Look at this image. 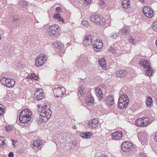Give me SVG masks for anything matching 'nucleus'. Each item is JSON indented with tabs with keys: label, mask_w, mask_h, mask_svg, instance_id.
Returning <instances> with one entry per match:
<instances>
[{
	"label": "nucleus",
	"mask_w": 157,
	"mask_h": 157,
	"mask_svg": "<svg viewBox=\"0 0 157 157\" xmlns=\"http://www.w3.org/2000/svg\"><path fill=\"white\" fill-rule=\"evenodd\" d=\"M73 144H74V143H73ZM74 144V145H75L76 144H75H75Z\"/></svg>",
	"instance_id": "57"
},
{
	"label": "nucleus",
	"mask_w": 157,
	"mask_h": 157,
	"mask_svg": "<svg viewBox=\"0 0 157 157\" xmlns=\"http://www.w3.org/2000/svg\"><path fill=\"white\" fill-rule=\"evenodd\" d=\"M60 30L58 25L54 24L49 26L48 28V33L50 36H56L57 35Z\"/></svg>",
	"instance_id": "4"
},
{
	"label": "nucleus",
	"mask_w": 157,
	"mask_h": 157,
	"mask_svg": "<svg viewBox=\"0 0 157 157\" xmlns=\"http://www.w3.org/2000/svg\"><path fill=\"white\" fill-rule=\"evenodd\" d=\"M123 35H128L129 34L130 32V29L129 27L127 25H124V27L121 30Z\"/></svg>",
	"instance_id": "24"
},
{
	"label": "nucleus",
	"mask_w": 157,
	"mask_h": 157,
	"mask_svg": "<svg viewBox=\"0 0 157 157\" xmlns=\"http://www.w3.org/2000/svg\"><path fill=\"white\" fill-rule=\"evenodd\" d=\"M47 59V57L46 56L43 55L38 56L36 59L35 66L37 67L42 66L46 63Z\"/></svg>",
	"instance_id": "6"
},
{
	"label": "nucleus",
	"mask_w": 157,
	"mask_h": 157,
	"mask_svg": "<svg viewBox=\"0 0 157 157\" xmlns=\"http://www.w3.org/2000/svg\"><path fill=\"white\" fill-rule=\"evenodd\" d=\"M9 81H7L8 83L6 85L7 86V87L9 88H12L14 86L15 83V82L14 79H9Z\"/></svg>",
	"instance_id": "27"
},
{
	"label": "nucleus",
	"mask_w": 157,
	"mask_h": 157,
	"mask_svg": "<svg viewBox=\"0 0 157 157\" xmlns=\"http://www.w3.org/2000/svg\"><path fill=\"white\" fill-rule=\"evenodd\" d=\"M151 123L149 118H138L136 120L135 123L137 126L144 127Z\"/></svg>",
	"instance_id": "7"
},
{
	"label": "nucleus",
	"mask_w": 157,
	"mask_h": 157,
	"mask_svg": "<svg viewBox=\"0 0 157 157\" xmlns=\"http://www.w3.org/2000/svg\"><path fill=\"white\" fill-rule=\"evenodd\" d=\"M27 78H29L31 79H33L35 80H37V76L34 73L31 74L30 75H29L28 76H27Z\"/></svg>",
	"instance_id": "33"
},
{
	"label": "nucleus",
	"mask_w": 157,
	"mask_h": 157,
	"mask_svg": "<svg viewBox=\"0 0 157 157\" xmlns=\"http://www.w3.org/2000/svg\"><path fill=\"white\" fill-rule=\"evenodd\" d=\"M144 15L147 17L151 18L154 15V13L151 8L149 6L144 7L142 10Z\"/></svg>",
	"instance_id": "8"
},
{
	"label": "nucleus",
	"mask_w": 157,
	"mask_h": 157,
	"mask_svg": "<svg viewBox=\"0 0 157 157\" xmlns=\"http://www.w3.org/2000/svg\"><path fill=\"white\" fill-rule=\"evenodd\" d=\"M152 27L153 30L157 31V21L153 23Z\"/></svg>",
	"instance_id": "36"
},
{
	"label": "nucleus",
	"mask_w": 157,
	"mask_h": 157,
	"mask_svg": "<svg viewBox=\"0 0 157 157\" xmlns=\"http://www.w3.org/2000/svg\"><path fill=\"white\" fill-rule=\"evenodd\" d=\"M14 140H13V139H11V141L13 142V145H14Z\"/></svg>",
	"instance_id": "55"
},
{
	"label": "nucleus",
	"mask_w": 157,
	"mask_h": 157,
	"mask_svg": "<svg viewBox=\"0 0 157 157\" xmlns=\"http://www.w3.org/2000/svg\"><path fill=\"white\" fill-rule=\"evenodd\" d=\"M2 105H0V116L2 115L4 113V107L3 108L1 107Z\"/></svg>",
	"instance_id": "42"
},
{
	"label": "nucleus",
	"mask_w": 157,
	"mask_h": 157,
	"mask_svg": "<svg viewBox=\"0 0 157 157\" xmlns=\"http://www.w3.org/2000/svg\"><path fill=\"white\" fill-rule=\"evenodd\" d=\"M54 18L56 20H57L58 21L64 23V20L63 18L61 17V15L59 14H55L53 16Z\"/></svg>",
	"instance_id": "28"
},
{
	"label": "nucleus",
	"mask_w": 157,
	"mask_h": 157,
	"mask_svg": "<svg viewBox=\"0 0 157 157\" xmlns=\"http://www.w3.org/2000/svg\"><path fill=\"white\" fill-rule=\"evenodd\" d=\"M105 102L108 106H109L113 105L114 103V97L112 95H109L105 99Z\"/></svg>",
	"instance_id": "16"
},
{
	"label": "nucleus",
	"mask_w": 157,
	"mask_h": 157,
	"mask_svg": "<svg viewBox=\"0 0 157 157\" xmlns=\"http://www.w3.org/2000/svg\"><path fill=\"white\" fill-rule=\"evenodd\" d=\"M109 51L113 54L117 53V50L114 48L112 47L109 49Z\"/></svg>",
	"instance_id": "39"
},
{
	"label": "nucleus",
	"mask_w": 157,
	"mask_h": 157,
	"mask_svg": "<svg viewBox=\"0 0 157 157\" xmlns=\"http://www.w3.org/2000/svg\"><path fill=\"white\" fill-rule=\"evenodd\" d=\"M42 115L40 116L44 118H50L52 114V112L49 109H47L42 111L41 113Z\"/></svg>",
	"instance_id": "18"
},
{
	"label": "nucleus",
	"mask_w": 157,
	"mask_h": 157,
	"mask_svg": "<svg viewBox=\"0 0 157 157\" xmlns=\"http://www.w3.org/2000/svg\"><path fill=\"white\" fill-rule=\"evenodd\" d=\"M155 141L157 142V133L155 135V138L154 139Z\"/></svg>",
	"instance_id": "48"
},
{
	"label": "nucleus",
	"mask_w": 157,
	"mask_h": 157,
	"mask_svg": "<svg viewBox=\"0 0 157 157\" xmlns=\"http://www.w3.org/2000/svg\"><path fill=\"white\" fill-rule=\"evenodd\" d=\"M103 46V42L100 40H97L94 43L93 48L95 51H100L102 48Z\"/></svg>",
	"instance_id": "12"
},
{
	"label": "nucleus",
	"mask_w": 157,
	"mask_h": 157,
	"mask_svg": "<svg viewBox=\"0 0 157 157\" xmlns=\"http://www.w3.org/2000/svg\"><path fill=\"white\" fill-rule=\"evenodd\" d=\"M132 144L130 142H124L121 145L122 150L125 152H129L132 147Z\"/></svg>",
	"instance_id": "13"
},
{
	"label": "nucleus",
	"mask_w": 157,
	"mask_h": 157,
	"mask_svg": "<svg viewBox=\"0 0 157 157\" xmlns=\"http://www.w3.org/2000/svg\"><path fill=\"white\" fill-rule=\"evenodd\" d=\"M139 0L142 3H144V0Z\"/></svg>",
	"instance_id": "53"
},
{
	"label": "nucleus",
	"mask_w": 157,
	"mask_h": 157,
	"mask_svg": "<svg viewBox=\"0 0 157 157\" xmlns=\"http://www.w3.org/2000/svg\"><path fill=\"white\" fill-rule=\"evenodd\" d=\"M72 128L73 129L75 130H76L77 129L76 126L75 125H74V126H72Z\"/></svg>",
	"instance_id": "50"
},
{
	"label": "nucleus",
	"mask_w": 157,
	"mask_h": 157,
	"mask_svg": "<svg viewBox=\"0 0 157 157\" xmlns=\"http://www.w3.org/2000/svg\"><path fill=\"white\" fill-rule=\"evenodd\" d=\"M32 113L29 109H23L20 113L19 118H31Z\"/></svg>",
	"instance_id": "10"
},
{
	"label": "nucleus",
	"mask_w": 157,
	"mask_h": 157,
	"mask_svg": "<svg viewBox=\"0 0 157 157\" xmlns=\"http://www.w3.org/2000/svg\"><path fill=\"white\" fill-rule=\"evenodd\" d=\"M135 40L133 38H132V37H131L129 38V42H130L131 43L134 44L135 43Z\"/></svg>",
	"instance_id": "43"
},
{
	"label": "nucleus",
	"mask_w": 157,
	"mask_h": 157,
	"mask_svg": "<svg viewBox=\"0 0 157 157\" xmlns=\"http://www.w3.org/2000/svg\"><path fill=\"white\" fill-rule=\"evenodd\" d=\"M153 100L151 97H148L147 98L146 103L147 106L149 108H150L152 106Z\"/></svg>",
	"instance_id": "26"
},
{
	"label": "nucleus",
	"mask_w": 157,
	"mask_h": 157,
	"mask_svg": "<svg viewBox=\"0 0 157 157\" xmlns=\"http://www.w3.org/2000/svg\"><path fill=\"white\" fill-rule=\"evenodd\" d=\"M98 62L103 69L105 70L107 69L106 62L104 58L99 59Z\"/></svg>",
	"instance_id": "21"
},
{
	"label": "nucleus",
	"mask_w": 157,
	"mask_h": 157,
	"mask_svg": "<svg viewBox=\"0 0 157 157\" xmlns=\"http://www.w3.org/2000/svg\"><path fill=\"white\" fill-rule=\"evenodd\" d=\"M78 92L81 95H82L85 93V89L82 87H80L78 90Z\"/></svg>",
	"instance_id": "34"
},
{
	"label": "nucleus",
	"mask_w": 157,
	"mask_h": 157,
	"mask_svg": "<svg viewBox=\"0 0 157 157\" xmlns=\"http://www.w3.org/2000/svg\"><path fill=\"white\" fill-rule=\"evenodd\" d=\"M98 118H93L91 121H89L90 125L93 128H95L97 126V124L98 123Z\"/></svg>",
	"instance_id": "23"
},
{
	"label": "nucleus",
	"mask_w": 157,
	"mask_h": 157,
	"mask_svg": "<svg viewBox=\"0 0 157 157\" xmlns=\"http://www.w3.org/2000/svg\"><path fill=\"white\" fill-rule=\"evenodd\" d=\"M61 10V8L59 7H56V10L58 12L60 11Z\"/></svg>",
	"instance_id": "49"
},
{
	"label": "nucleus",
	"mask_w": 157,
	"mask_h": 157,
	"mask_svg": "<svg viewBox=\"0 0 157 157\" xmlns=\"http://www.w3.org/2000/svg\"><path fill=\"white\" fill-rule=\"evenodd\" d=\"M82 24L86 27H88L89 26L88 22L86 21H82Z\"/></svg>",
	"instance_id": "38"
},
{
	"label": "nucleus",
	"mask_w": 157,
	"mask_h": 157,
	"mask_svg": "<svg viewBox=\"0 0 157 157\" xmlns=\"http://www.w3.org/2000/svg\"><path fill=\"white\" fill-rule=\"evenodd\" d=\"M118 36V34L116 33H113L110 37L113 39H116Z\"/></svg>",
	"instance_id": "41"
},
{
	"label": "nucleus",
	"mask_w": 157,
	"mask_h": 157,
	"mask_svg": "<svg viewBox=\"0 0 157 157\" xmlns=\"http://www.w3.org/2000/svg\"><path fill=\"white\" fill-rule=\"evenodd\" d=\"M86 59V58L84 55H82L79 56L75 62L76 66L78 67H81L84 63Z\"/></svg>",
	"instance_id": "11"
},
{
	"label": "nucleus",
	"mask_w": 157,
	"mask_h": 157,
	"mask_svg": "<svg viewBox=\"0 0 157 157\" xmlns=\"http://www.w3.org/2000/svg\"><path fill=\"white\" fill-rule=\"evenodd\" d=\"M139 64L141 66L144 67L145 74L148 76L152 75L153 70L150 66L149 62L146 59H142L139 61Z\"/></svg>",
	"instance_id": "1"
},
{
	"label": "nucleus",
	"mask_w": 157,
	"mask_h": 157,
	"mask_svg": "<svg viewBox=\"0 0 157 157\" xmlns=\"http://www.w3.org/2000/svg\"><path fill=\"white\" fill-rule=\"evenodd\" d=\"M13 154L12 152H10L8 155V156L9 157H13Z\"/></svg>",
	"instance_id": "47"
},
{
	"label": "nucleus",
	"mask_w": 157,
	"mask_h": 157,
	"mask_svg": "<svg viewBox=\"0 0 157 157\" xmlns=\"http://www.w3.org/2000/svg\"><path fill=\"white\" fill-rule=\"evenodd\" d=\"M129 102V100L127 95L125 94H122L118 100L117 104L118 108L124 109L126 108Z\"/></svg>",
	"instance_id": "2"
},
{
	"label": "nucleus",
	"mask_w": 157,
	"mask_h": 157,
	"mask_svg": "<svg viewBox=\"0 0 157 157\" xmlns=\"http://www.w3.org/2000/svg\"><path fill=\"white\" fill-rule=\"evenodd\" d=\"M127 74L126 71L124 70H120L118 72L117 75L119 77H123L125 76Z\"/></svg>",
	"instance_id": "32"
},
{
	"label": "nucleus",
	"mask_w": 157,
	"mask_h": 157,
	"mask_svg": "<svg viewBox=\"0 0 157 157\" xmlns=\"http://www.w3.org/2000/svg\"><path fill=\"white\" fill-rule=\"evenodd\" d=\"M92 1V0H83V2L85 4H90Z\"/></svg>",
	"instance_id": "44"
},
{
	"label": "nucleus",
	"mask_w": 157,
	"mask_h": 157,
	"mask_svg": "<svg viewBox=\"0 0 157 157\" xmlns=\"http://www.w3.org/2000/svg\"><path fill=\"white\" fill-rule=\"evenodd\" d=\"M14 22H17V21H19V19L18 18H16V19H14Z\"/></svg>",
	"instance_id": "51"
},
{
	"label": "nucleus",
	"mask_w": 157,
	"mask_h": 157,
	"mask_svg": "<svg viewBox=\"0 0 157 157\" xmlns=\"http://www.w3.org/2000/svg\"><path fill=\"white\" fill-rule=\"evenodd\" d=\"M26 5H27L26 3L25 2L24 3H23V5L24 6H26Z\"/></svg>",
	"instance_id": "52"
},
{
	"label": "nucleus",
	"mask_w": 157,
	"mask_h": 157,
	"mask_svg": "<svg viewBox=\"0 0 157 157\" xmlns=\"http://www.w3.org/2000/svg\"><path fill=\"white\" fill-rule=\"evenodd\" d=\"M5 138L3 137L0 136V145H4L6 144L5 143Z\"/></svg>",
	"instance_id": "37"
},
{
	"label": "nucleus",
	"mask_w": 157,
	"mask_h": 157,
	"mask_svg": "<svg viewBox=\"0 0 157 157\" xmlns=\"http://www.w3.org/2000/svg\"><path fill=\"white\" fill-rule=\"evenodd\" d=\"M85 102L88 105H93L94 104V99L91 95H89L86 97Z\"/></svg>",
	"instance_id": "19"
},
{
	"label": "nucleus",
	"mask_w": 157,
	"mask_h": 157,
	"mask_svg": "<svg viewBox=\"0 0 157 157\" xmlns=\"http://www.w3.org/2000/svg\"><path fill=\"white\" fill-rule=\"evenodd\" d=\"M80 0H72L71 3L75 7H78L81 6L82 4L80 2Z\"/></svg>",
	"instance_id": "29"
},
{
	"label": "nucleus",
	"mask_w": 157,
	"mask_h": 157,
	"mask_svg": "<svg viewBox=\"0 0 157 157\" xmlns=\"http://www.w3.org/2000/svg\"><path fill=\"white\" fill-rule=\"evenodd\" d=\"M121 4L123 8L127 9L130 6V2L129 0H124L122 2Z\"/></svg>",
	"instance_id": "25"
},
{
	"label": "nucleus",
	"mask_w": 157,
	"mask_h": 157,
	"mask_svg": "<svg viewBox=\"0 0 157 157\" xmlns=\"http://www.w3.org/2000/svg\"><path fill=\"white\" fill-rule=\"evenodd\" d=\"M156 100H157V98H156Z\"/></svg>",
	"instance_id": "58"
},
{
	"label": "nucleus",
	"mask_w": 157,
	"mask_h": 157,
	"mask_svg": "<svg viewBox=\"0 0 157 157\" xmlns=\"http://www.w3.org/2000/svg\"><path fill=\"white\" fill-rule=\"evenodd\" d=\"M90 20L97 25H103L105 24V19L101 16L96 14L92 15Z\"/></svg>",
	"instance_id": "3"
},
{
	"label": "nucleus",
	"mask_w": 157,
	"mask_h": 157,
	"mask_svg": "<svg viewBox=\"0 0 157 157\" xmlns=\"http://www.w3.org/2000/svg\"><path fill=\"white\" fill-rule=\"evenodd\" d=\"M54 45L57 48H62L63 45L61 43L58 41H55L54 42Z\"/></svg>",
	"instance_id": "31"
},
{
	"label": "nucleus",
	"mask_w": 157,
	"mask_h": 157,
	"mask_svg": "<svg viewBox=\"0 0 157 157\" xmlns=\"http://www.w3.org/2000/svg\"><path fill=\"white\" fill-rule=\"evenodd\" d=\"M44 93L42 89H36L34 94V99L38 101L42 100L44 98Z\"/></svg>",
	"instance_id": "9"
},
{
	"label": "nucleus",
	"mask_w": 157,
	"mask_h": 157,
	"mask_svg": "<svg viewBox=\"0 0 157 157\" xmlns=\"http://www.w3.org/2000/svg\"><path fill=\"white\" fill-rule=\"evenodd\" d=\"M6 131L9 132H10L11 130V128L9 126H6Z\"/></svg>",
	"instance_id": "46"
},
{
	"label": "nucleus",
	"mask_w": 157,
	"mask_h": 157,
	"mask_svg": "<svg viewBox=\"0 0 157 157\" xmlns=\"http://www.w3.org/2000/svg\"><path fill=\"white\" fill-rule=\"evenodd\" d=\"M123 133L121 131L115 132L112 135V138L113 140H119L122 137Z\"/></svg>",
	"instance_id": "17"
},
{
	"label": "nucleus",
	"mask_w": 157,
	"mask_h": 157,
	"mask_svg": "<svg viewBox=\"0 0 157 157\" xmlns=\"http://www.w3.org/2000/svg\"><path fill=\"white\" fill-rule=\"evenodd\" d=\"M48 119L49 118H39L40 119L38 120L39 121L38 123H39V121H40L41 122H46L48 120Z\"/></svg>",
	"instance_id": "40"
},
{
	"label": "nucleus",
	"mask_w": 157,
	"mask_h": 157,
	"mask_svg": "<svg viewBox=\"0 0 157 157\" xmlns=\"http://www.w3.org/2000/svg\"><path fill=\"white\" fill-rule=\"evenodd\" d=\"M80 136L84 139H89L92 135V133L90 132H81L79 133Z\"/></svg>",
	"instance_id": "20"
},
{
	"label": "nucleus",
	"mask_w": 157,
	"mask_h": 157,
	"mask_svg": "<svg viewBox=\"0 0 157 157\" xmlns=\"http://www.w3.org/2000/svg\"><path fill=\"white\" fill-rule=\"evenodd\" d=\"M40 140L37 139L34 140L33 143L32 144L31 147L35 150V151H38V148L40 149L41 148V146H40L42 145L40 144Z\"/></svg>",
	"instance_id": "14"
},
{
	"label": "nucleus",
	"mask_w": 157,
	"mask_h": 157,
	"mask_svg": "<svg viewBox=\"0 0 157 157\" xmlns=\"http://www.w3.org/2000/svg\"><path fill=\"white\" fill-rule=\"evenodd\" d=\"M95 93L96 95L99 100L102 99L103 94L101 90L99 88H97L95 90Z\"/></svg>",
	"instance_id": "22"
},
{
	"label": "nucleus",
	"mask_w": 157,
	"mask_h": 157,
	"mask_svg": "<svg viewBox=\"0 0 157 157\" xmlns=\"http://www.w3.org/2000/svg\"><path fill=\"white\" fill-rule=\"evenodd\" d=\"M9 78H7L5 77H3L1 79L0 82L4 86L7 87V86L6 85H7V84L8 83L7 81H9Z\"/></svg>",
	"instance_id": "30"
},
{
	"label": "nucleus",
	"mask_w": 157,
	"mask_h": 157,
	"mask_svg": "<svg viewBox=\"0 0 157 157\" xmlns=\"http://www.w3.org/2000/svg\"><path fill=\"white\" fill-rule=\"evenodd\" d=\"M47 109H49V108L48 107L47 105L46 104L44 105L42 107V111Z\"/></svg>",
	"instance_id": "45"
},
{
	"label": "nucleus",
	"mask_w": 157,
	"mask_h": 157,
	"mask_svg": "<svg viewBox=\"0 0 157 157\" xmlns=\"http://www.w3.org/2000/svg\"><path fill=\"white\" fill-rule=\"evenodd\" d=\"M52 89L54 95L57 98L62 97L66 92L65 89L63 87L54 86Z\"/></svg>",
	"instance_id": "5"
},
{
	"label": "nucleus",
	"mask_w": 157,
	"mask_h": 157,
	"mask_svg": "<svg viewBox=\"0 0 157 157\" xmlns=\"http://www.w3.org/2000/svg\"><path fill=\"white\" fill-rule=\"evenodd\" d=\"M27 118H19V121L20 122L23 123H26L28 122L30 120L29 118H28V119H27Z\"/></svg>",
	"instance_id": "35"
},
{
	"label": "nucleus",
	"mask_w": 157,
	"mask_h": 157,
	"mask_svg": "<svg viewBox=\"0 0 157 157\" xmlns=\"http://www.w3.org/2000/svg\"><path fill=\"white\" fill-rule=\"evenodd\" d=\"M143 118H147V117H143Z\"/></svg>",
	"instance_id": "56"
},
{
	"label": "nucleus",
	"mask_w": 157,
	"mask_h": 157,
	"mask_svg": "<svg viewBox=\"0 0 157 157\" xmlns=\"http://www.w3.org/2000/svg\"><path fill=\"white\" fill-rule=\"evenodd\" d=\"M83 43L84 46H85L92 45V38L91 36H85V38L83 41Z\"/></svg>",
	"instance_id": "15"
},
{
	"label": "nucleus",
	"mask_w": 157,
	"mask_h": 157,
	"mask_svg": "<svg viewBox=\"0 0 157 157\" xmlns=\"http://www.w3.org/2000/svg\"><path fill=\"white\" fill-rule=\"evenodd\" d=\"M155 44L156 46V47H157V39L156 40Z\"/></svg>",
	"instance_id": "54"
}]
</instances>
